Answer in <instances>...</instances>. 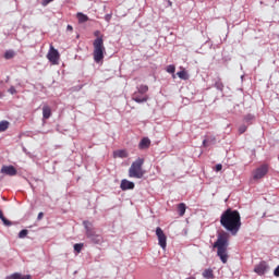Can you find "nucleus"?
<instances>
[{
    "label": "nucleus",
    "instance_id": "f257e3e1",
    "mask_svg": "<svg viewBox=\"0 0 279 279\" xmlns=\"http://www.w3.org/2000/svg\"><path fill=\"white\" fill-rule=\"evenodd\" d=\"M220 226L230 232L232 236H236L239 234V230H241V214L239 210L227 209L220 216Z\"/></svg>",
    "mask_w": 279,
    "mask_h": 279
},
{
    "label": "nucleus",
    "instance_id": "f03ea898",
    "mask_svg": "<svg viewBox=\"0 0 279 279\" xmlns=\"http://www.w3.org/2000/svg\"><path fill=\"white\" fill-rule=\"evenodd\" d=\"M230 246V233L226 231H220L217 235V240L213 247L217 250V256L220 258L221 263L226 265L228 263V247Z\"/></svg>",
    "mask_w": 279,
    "mask_h": 279
},
{
    "label": "nucleus",
    "instance_id": "7ed1b4c3",
    "mask_svg": "<svg viewBox=\"0 0 279 279\" xmlns=\"http://www.w3.org/2000/svg\"><path fill=\"white\" fill-rule=\"evenodd\" d=\"M94 36L96 39L93 43V58L96 64H100V62H104V58L106 56V46H104V35L101 34V31H95Z\"/></svg>",
    "mask_w": 279,
    "mask_h": 279
},
{
    "label": "nucleus",
    "instance_id": "20e7f679",
    "mask_svg": "<svg viewBox=\"0 0 279 279\" xmlns=\"http://www.w3.org/2000/svg\"><path fill=\"white\" fill-rule=\"evenodd\" d=\"M143 165H145V158L138 157L133 161L129 168V178H135L137 180L143 179L145 177V169H143Z\"/></svg>",
    "mask_w": 279,
    "mask_h": 279
},
{
    "label": "nucleus",
    "instance_id": "39448f33",
    "mask_svg": "<svg viewBox=\"0 0 279 279\" xmlns=\"http://www.w3.org/2000/svg\"><path fill=\"white\" fill-rule=\"evenodd\" d=\"M149 90V86L147 85H140L137 90L133 93L132 99L136 104H145L149 100V96L147 95Z\"/></svg>",
    "mask_w": 279,
    "mask_h": 279
},
{
    "label": "nucleus",
    "instance_id": "423d86ee",
    "mask_svg": "<svg viewBox=\"0 0 279 279\" xmlns=\"http://www.w3.org/2000/svg\"><path fill=\"white\" fill-rule=\"evenodd\" d=\"M86 229V236L94 243L95 245H101L104 243V235L95 232L90 226V222L84 221L83 222Z\"/></svg>",
    "mask_w": 279,
    "mask_h": 279
},
{
    "label": "nucleus",
    "instance_id": "0eeeda50",
    "mask_svg": "<svg viewBox=\"0 0 279 279\" xmlns=\"http://www.w3.org/2000/svg\"><path fill=\"white\" fill-rule=\"evenodd\" d=\"M267 173H269V165L264 163L253 171V180L258 182V180H263Z\"/></svg>",
    "mask_w": 279,
    "mask_h": 279
},
{
    "label": "nucleus",
    "instance_id": "6e6552de",
    "mask_svg": "<svg viewBox=\"0 0 279 279\" xmlns=\"http://www.w3.org/2000/svg\"><path fill=\"white\" fill-rule=\"evenodd\" d=\"M47 59L52 65L60 64V52L52 45L47 53Z\"/></svg>",
    "mask_w": 279,
    "mask_h": 279
},
{
    "label": "nucleus",
    "instance_id": "1a4fd4ad",
    "mask_svg": "<svg viewBox=\"0 0 279 279\" xmlns=\"http://www.w3.org/2000/svg\"><path fill=\"white\" fill-rule=\"evenodd\" d=\"M156 236L158 238V244L160 247H162V250H167V235L165 234V231H162V228H156Z\"/></svg>",
    "mask_w": 279,
    "mask_h": 279
},
{
    "label": "nucleus",
    "instance_id": "9d476101",
    "mask_svg": "<svg viewBox=\"0 0 279 279\" xmlns=\"http://www.w3.org/2000/svg\"><path fill=\"white\" fill-rule=\"evenodd\" d=\"M267 269H269V265H267V262L262 260L255 266L254 271L257 276H265V274H267Z\"/></svg>",
    "mask_w": 279,
    "mask_h": 279
},
{
    "label": "nucleus",
    "instance_id": "9b49d317",
    "mask_svg": "<svg viewBox=\"0 0 279 279\" xmlns=\"http://www.w3.org/2000/svg\"><path fill=\"white\" fill-rule=\"evenodd\" d=\"M1 173H4L5 175L14 177L16 175V173H19V171L16 170V168H14V166H3L1 168Z\"/></svg>",
    "mask_w": 279,
    "mask_h": 279
},
{
    "label": "nucleus",
    "instance_id": "f8f14e48",
    "mask_svg": "<svg viewBox=\"0 0 279 279\" xmlns=\"http://www.w3.org/2000/svg\"><path fill=\"white\" fill-rule=\"evenodd\" d=\"M134 182H131L128 179L122 180L120 184L121 191H132L134 190Z\"/></svg>",
    "mask_w": 279,
    "mask_h": 279
},
{
    "label": "nucleus",
    "instance_id": "ddd939ff",
    "mask_svg": "<svg viewBox=\"0 0 279 279\" xmlns=\"http://www.w3.org/2000/svg\"><path fill=\"white\" fill-rule=\"evenodd\" d=\"M151 141L148 137H143L138 144V149H149Z\"/></svg>",
    "mask_w": 279,
    "mask_h": 279
},
{
    "label": "nucleus",
    "instance_id": "4468645a",
    "mask_svg": "<svg viewBox=\"0 0 279 279\" xmlns=\"http://www.w3.org/2000/svg\"><path fill=\"white\" fill-rule=\"evenodd\" d=\"M51 107L49 105H44L43 106V119H51Z\"/></svg>",
    "mask_w": 279,
    "mask_h": 279
},
{
    "label": "nucleus",
    "instance_id": "2eb2a0df",
    "mask_svg": "<svg viewBox=\"0 0 279 279\" xmlns=\"http://www.w3.org/2000/svg\"><path fill=\"white\" fill-rule=\"evenodd\" d=\"M128 150L125 149H119L113 151V158H128Z\"/></svg>",
    "mask_w": 279,
    "mask_h": 279
},
{
    "label": "nucleus",
    "instance_id": "dca6fc26",
    "mask_svg": "<svg viewBox=\"0 0 279 279\" xmlns=\"http://www.w3.org/2000/svg\"><path fill=\"white\" fill-rule=\"evenodd\" d=\"M7 279H32V276L31 275H21L19 272H14L13 275L7 277Z\"/></svg>",
    "mask_w": 279,
    "mask_h": 279
},
{
    "label": "nucleus",
    "instance_id": "f3484780",
    "mask_svg": "<svg viewBox=\"0 0 279 279\" xmlns=\"http://www.w3.org/2000/svg\"><path fill=\"white\" fill-rule=\"evenodd\" d=\"M203 278L205 279H215V274L213 272V269L208 268L203 271Z\"/></svg>",
    "mask_w": 279,
    "mask_h": 279
},
{
    "label": "nucleus",
    "instance_id": "a211bd4d",
    "mask_svg": "<svg viewBox=\"0 0 279 279\" xmlns=\"http://www.w3.org/2000/svg\"><path fill=\"white\" fill-rule=\"evenodd\" d=\"M178 213L180 217H184L185 213H186V204L181 203L178 205Z\"/></svg>",
    "mask_w": 279,
    "mask_h": 279
},
{
    "label": "nucleus",
    "instance_id": "6ab92c4d",
    "mask_svg": "<svg viewBox=\"0 0 279 279\" xmlns=\"http://www.w3.org/2000/svg\"><path fill=\"white\" fill-rule=\"evenodd\" d=\"M78 23H86L88 21V15L84 13H77L76 14Z\"/></svg>",
    "mask_w": 279,
    "mask_h": 279
},
{
    "label": "nucleus",
    "instance_id": "aec40b11",
    "mask_svg": "<svg viewBox=\"0 0 279 279\" xmlns=\"http://www.w3.org/2000/svg\"><path fill=\"white\" fill-rule=\"evenodd\" d=\"M177 75L180 77V80H189V73L184 69L179 71Z\"/></svg>",
    "mask_w": 279,
    "mask_h": 279
},
{
    "label": "nucleus",
    "instance_id": "412c9836",
    "mask_svg": "<svg viewBox=\"0 0 279 279\" xmlns=\"http://www.w3.org/2000/svg\"><path fill=\"white\" fill-rule=\"evenodd\" d=\"M8 128H10V122H8V121L0 122V132H5V130H8Z\"/></svg>",
    "mask_w": 279,
    "mask_h": 279
},
{
    "label": "nucleus",
    "instance_id": "4be33fe9",
    "mask_svg": "<svg viewBox=\"0 0 279 279\" xmlns=\"http://www.w3.org/2000/svg\"><path fill=\"white\" fill-rule=\"evenodd\" d=\"M215 88H217V90H223V82H221V78L215 82Z\"/></svg>",
    "mask_w": 279,
    "mask_h": 279
},
{
    "label": "nucleus",
    "instance_id": "5701e85b",
    "mask_svg": "<svg viewBox=\"0 0 279 279\" xmlns=\"http://www.w3.org/2000/svg\"><path fill=\"white\" fill-rule=\"evenodd\" d=\"M4 58H5V60H12V58H14V51L13 50H8L4 53Z\"/></svg>",
    "mask_w": 279,
    "mask_h": 279
},
{
    "label": "nucleus",
    "instance_id": "b1692460",
    "mask_svg": "<svg viewBox=\"0 0 279 279\" xmlns=\"http://www.w3.org/2000/svg\"><path fill=\"white\" fill-rule=\"evenodd\" d=\"M166 71L167 73H172V74L175 73V65L173 64L168 65Z\"/></svg>",
    "mask_w": 279,
    "mask_h": 279
},
{
    "label": "nucleus",
    "instance_id": "393cba45",
    "mask_svg": "<svg viewBox=\"0 0 279 279\" xmlns=\"http://www.w3.org/2000/svg\"><path fill=\"white\" fill-rule=\"evenodd\" d=\"M27 234H28V231L26 229H23L22 231H20L19 238L25 239V236H27Z\"/></svg>",
    "mask_w": 279,
    "mask_h": 279
},
{
    "label": "nucleus",
    "instance_id": "a878e982",
    "mask_svg": "<svg viewBox=\"0 0 279 279\" xmlns=\"http://www.w3.org/2000/svg\"><path fill=\"white\" fill-rule=\"evenodd\" d=\"M82 247H84V244H74V251L80 254L82 252Z\"/></svg>",
    "mask_w": 279,
    "mask_h": 279
},
{
    "label": "nucleus",
    "instance_id": "bb28decb",
    "mask_svg": "<svg viewBox=\"0 0 279 279\" xmlns=\"http://www.w3.org/2000/svg\"><path fill=\"white\" fill-rule=\"evenodd\" d=\"M244 121H246V123H250V121H254V116H252L251 113L246 114L244 117Z\"/></svg>",
    "mask_w": 279,
    "mask_h": 279
},
{
    "label": "nucleus",
    "instance_id": "cd10ccee",
    "mask_svg": "<svg viewBox=\"0 0 279 279\" xmlns=\"http://www.w3.org/2000/svg\"><path fill=\"white\" fill-rule=\"evenodd\" d=\"M1 221L4 223V226H12V222L8 220L5 216L1 218Z\"/></svg>",
    "mask_w": 279,
    "mask_h": 279
},
{
    "label": "nucleus",
    "instance_id": "c85d7f7f",
    "mask_svg": "<svg viewBox=\"0 0 279 279\" xmlns=\"http://www.w3.org/2000/svg\"><path fill=\"white\" fill-rule=\"evenodd\" d=\"M239 132H240V134H245V132H247V126H245V125L240 126Z\"/></svg>",
    "mask_w": 279,
    "mask_h": 279
},
{
    "label": "nucleus",
    "instance_id": "c756f323",
    "mask_svg": "<svg viewBox=\"0 0 279 279\" xmlns=\"http://www.w3.org/2000/svg\"><path fill=\"white\" fill-rule=\"evenodd\" d=\"M51 1H53V0H43L41 5H44V8H47V5H49V3H51Z\"/></svg>",
    "mask_w": 279,
    "mask_h": 279
},
{
    "label": "nucleus",
    "instance_id": "7c9ffc66",
    "mask_svg": "<svg viewBox=\"0 0 279 279\" xmlns=\"http://www.w3.org/2000/svg\"><path fill=\"white\" fill-rule=\"evenodd\" d=\"M9 93H10L11 95H16V88H14V86H11V87L9 88Z\"/></svg>",
    "mask_w": 279,
    "mask_h": 279
},
{
    "label": "nucleus",
    "instance_id": "2f4dec72",
    "mask_svg": "<svg viewBox=\"0 0 279 279\" xmlns=\"http://www.w3.org/2000/svg\"><path fill=\"white\" fill-rule=\"evenodd\" d=\"M111 20H112V14L105 15V21H107V23H110Z\"/></svg>",
    "mask_w": 279,
    "mask_h": 279
},
{
    "label": "nucleus",
    "instance_id": "473e14b6",
    "mask_svg": "<svg viewBox=\"0 0 279 279\" xmlns=\"http://www.w3.org/2000/svg\"><path fill=\"white\" fill-rule=\"evenodd\" d=\"M274 276H276V278H279V265H278L277 268L275 269Z\"/></svg>",
    "mask_w": 279,
    "mask_h": 279
},
{
    "label": "nucleus",
    "instance_id": "72a5a7b5",
    "mask_svg": "<svg viewBox=\"0 0 279 279\" xmlns=\"http://www.w3.org/2000/svg\"><path fill=\"white\" fill-rule=\"evenodd\" d=\"M223 166L221 163L216 165V171H221Z\"/></svg>",
    "mask_w": 279,
    "mask_h": 279
},
{
    "label": "nucleus",
    "instance_id": "f704fd0d",
    "mask_svg": "<svg viewBox=\"0 0 279 279\" xmlns=\"http://www.w3.org/2000/svg\"><path fill=\"white\" fill-rule=\"evenodd\" d=\"M209 143H210L209 140H204L203 141V146L208 147Z\"/></svg>",
    "mask_w": 279,
    "mask_h": 279
},
{
    "label": "nucleus",
    "instance_id": "c9c22d12",
    "mask_svg": "<svg viewBox=\"0 0 279 279\" xmlns=\"http://www.w3.org/2000/svg\"><path fill=\"white\" fill-rule=\"evenodd\" d=\"M43 217H45V214L43 211H40L37 216L38 221H40V219H43Z\"/></svg>",
    "mask_w": 279,
    "mask_h": 279
},
{
    "label": "nucleus",
    "instance_id": "e433bc0d",
    "mask_svg": "<svg viewBox=\"0 0 279 279\" xmlns=\"http://www.w3.org/2000/svg\"><path fill=\"white\" fill-rule=\"evenodd\" d=\"M66 29H68V32H72V29H73V26H71V25H68V26H66Z\"/></svg>",
    "mask_w": 279,
    "mask_h": 279
},
{
    "label": "nucleus",
    "instance_id": "4c0bfd02",
    "mask_svg": "<svg viewBox=\"0 0 279 279\" xmlns=\"http://www.w3.org/2000/svg\"><path fill=\"white\" fill-rule=\"evenodd\" d=\"M5 216H3V211L0 209V219H3Z\"/></svg>",
    "mask_w": 279,
    "mask_h": 279
},
{
    "label": "nucleus",
    "instance_id": "58836bf2",
    "mask_svg": "<svg viewBox=\"0 0 279 279\" xmlns=\"http://www.w3.org/2000/svg\"><path fill=\"white\" fill-rule=\"evenodd\" d=\"M215 141H217V138L213 137V138H211V143H215Z\"/></svg>",
    "mask_w": 279,
    "mask_h": 279
},
{
    "label": "nucleus",
    "instance_id": "ea45409f",
    "mask_svg": "<svg viewBox=\"0 0 279 279\" xmlns=\"http://www.w3.org/2000/svg\"><path fill=\"white\" fill-rule=\"evenodd\" d=\"M173 80H175V74L172 75Z\"/></svg>",
    "mask_w": 279,
    "mask_h": 279
},
{
    "label": "nucleus",
    "instance_id": "a19ab883",
    "mask_svg": "<svg viewBox=\"0 0 279 279\" xmlns=\"http://www.w3.org/2000/svg\"><path fill=\"white\" fill-rule=\"evenodd\" d=\"M169 5H171V1H169Z\"/></svg>",
    "mask_w": 279,
    "mask_h": 279
},
{
    "label": "nucleus",
    "instance_id": "79ce46f5",
    "mask_svg": "<svg viewBox=\"0 0 279 279\" xmlns=\"http://www.w3.org/2000/svg\"><path fill=\"white\" fill-rule=\"evenodd\" d=\"M275 1H279V0H275Z\"/></svg>",
    "mask_w": 279,
    "mask_h": 279
}]
</instances>
